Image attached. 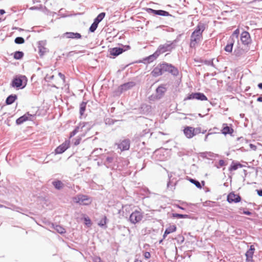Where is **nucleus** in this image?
<instances>
[{
	"instance_id": "f257e3e1",
	"label": "nucleus",
	"mask_w": 262,
	"mask_h": 262,
	"mask_svg": "<svg viewBox=\"0 0 262 262\" xmlns=\"http://www.w3.org/2000/svg\"><path fill=\"white\" fill-rule=\"evenodd\" d=\"M28 82V79L25 75H17L13 77L10 86L16 90H22L24 89Z\"/></svg>"
},
{
	"instance_id": "f03ea898",
	"label": "nucleus",
	"mask_w": 262,
	"mask_h": 262,
	"mask_svg": "<svg viewBox=\"0 0 262 262\" xmlns=\"http://www.w3.org/2000/svg\"><path fill=\"white\" fill-rule=\"evenodd\" d=\"M206 29L205 25L202 23H199L194 30L191 34L190 38L193 39L194 41L200 42L203 39V32Z\"/></svg>"
},
{
	"instance_id": "7ed1b4c3",
	"label": "nucleus",
	"mask_w": 262,
	"mask_h": 262,
	"mask_svg": "<svg viewBox=\"0 0 262 262\" xmlns=\"http://www.w3.org/2000/svg\"><path fill=\"white\" fill-rule=\"evenodd\" d=\"M160 67L162 68L163 74L164 72H168L173 76H177L179 75L178 68L171 63L163 62L160 63Z\"/></svg>"
},
{
	"instance_id": "20e7f679",
	"label": "nucleus",
	"mask_w": 262,
	"mask_h": 262,
	"mask_svg": "<svg viewBox=\"0 0 262 262\" xmlns=\"http://www.w3.org/2000/svg\"><path fill=\"white\" fill-rule=\"evenodd\" d=\"M130 49V46L129 45H123L121 44L119 47L109 49L108 52L114 58Z\"/></svg>"
},
{
	"instance_id": "39448f33",
	"label": "nucleus",
	"mask_w": 262,
	"mask_h": 262,
	"mask_svg": "<svg viewBox=\"0 0 262 262\" xmlns=\"http://www.w3.org/2000/svg\"><path fill=\"white\" fill-rule=\"evenodd\" d=\"M143 217V212L140 210H135L129 215L128 221L133 224L139 223Z\"/></svg>"
},
{
	"instance_id": "423d86ee",
	"label": "nucleus",
	"mask_w": 262,
	"mask_h": 262,
	"mask_svg": "<svg viewBox=\"0 0 262 262\" xmlns=\"http://www.w3.org/2000/svg\"><path fill=\"white\" fill-rule=\"evenodd\" d=\"M74 201L80 205H89L92 202V199L86 195L78 194L74 198Z\"/></svg>"
},
{
	"instance_id": "0eeeda50",
	"label": "nucleus",
	"mask_w": 262,
	"mask_h": 262,
	"mask_svg": "<svg viewBox=\"0 0 262 262\" xmlns=\"http://www.w3.org/2000/svg\"><path fill=\"white\" fill-rule=\"evenodd\" d=\"M173 49L174 48L171 43V41L168 40L165 43L159 45L156 51L160 55L166 52H171Z\"/></svg>"
},
{
	"instance_id": "6e6552de",
	"label": "nucleus",
	"mask_w": 262,
	"mask_h": 262,
	"mask_svg": "<svg viewBox=\"0 0 262 262\" xmlns=\"http://www.w3.org/2000/svg\"><path fill=\"white\" fill-rule=\"evenodd\" d=\"M196 99L201 101L207 100V97L204 93L201 92H194L189 94L187 96L184 98V101L187 100Z\"/></svg>"
},
{
	"instance_id": "1a4fd4ad",
	"label": "nucleus",
	"mask_w": 262,
	"mask_h": 262,
	"mask_svg": "<svg viewBox=\"0 0 262 262\" xmlns=\"http://www.w3.org/2000/svg\"><path fill=\"white\" fill-rule=\"evenodd\" d=\"M146 11L149 14H152L154 15L162 16H173L168 11L163 10H155L150 8H146Z\"/></svg>"
},
{
	"instance_id": "9d476101",
	"label": "nucleus",
	"mask_w": 262,
	"mask_h": 262,
	"mask_svg": "<svg viewBox=\"0 0 262 262\" xmlns=\"http://www.w3.org/2000/svg\"><path fill=\"white\" fill-rule=\"evenodd\" d=\"M35 116V115H32L30 114L29 112H27L16 120V124L17 125H20L27 121H31Z\"/></svg>"
},
{
	"instance_id": "9b49d317",
	"label": "nucleus",
	"mask_w": 262,
	"mask_h": 262,
	"mask_svg": "<svg viewBox=\"0 0 262 262\" xmlns=\"http://www.w3.org/2000/svg\"><path fill=\"white\" fill-rule=\"evenodd\" d=\"M160 55L158 53V52L156 51L152 54L146 57L142 60H140L138 61H137V63H143L144 64H149L154 60H155Z\"/></svg>"
},
{
	"instance_id": "f8f14e48",
	"label": "nucleus",
	"mask_w": 262,
	"mask_h": 262,
	"mask_svg": "<svg viewBox=\"0 0 262 262\" xmlns=\"http://www.w3.org/2000/svg\"><path fill=\"white\" fill-rule=\"evenodd\" d=\"M242 198L238 194H235L234 192H230L227 197V201L229 203H237L241 202Z\"/></svg>"
},
{
	"instance_id": "ddd939ff",
	"label": "nucleus",
	"mask_w": 262,
	"mask_h": 262,
	"mask_svg": "<svg viewBox=\"0 0 262 262\" xmlns=\"http://www.w3.org/2000/svg\"><path fill=\"white\" fill-rule=\"evenodd\" d=\"M166 91L167 88L165 85L164 84H161L156 90V94L154 96V98L156 99H161L163 97Z\"/></svg>"
},
{
	"instance_id": "4468645a",
	"label": "nucleus",
	"mask_w": 262,
	"mask_h": 262,
	"mask_svg": "<svg viewBox=\"0 0 262 262\" xmlns=\"http://www.w3.org/2000/svg\"><path fill=\"white\" fill-rule=\"evenodd\" d=\"M241 40L244 45L248 46L251 43V38L250 33L247 31H243L241 35Z\"/></svg>"
},
{
	"instance_id": "2eb2a0df",
	"label": "nucleus",
	"mask_w": 262,
	"mask_h": 262,
	"mask_svg": "<svg viewBox=\"0 0 262 262\" xmlns=\"http://www.w3.org/2000/svg\"><path fill=\"white\" fill-rule=\"evenodd\" d=\"M70 147V141H65L55 149V153L56 154H61L63 153Z\"/></svg>"
},
{
	"instance_id": "dca6fc26",
	"label": "nucleus",
	"mask_w": 262,
	"mask_h": 262,
	"mask_svg": "<svg viewBox=\"0 0 262 262\" xmlns=\"http://www.w3.org/2000/svg\"><path fill=\"white\" fill-rule=\"evenodd\" d=\"M136 85V82L134 81H129L124 83L120 85L119 87V90L121 93L131 89Z\"/></svg>"
},
{
	"instance_id": "f3484780",
	"label": "nucleus",
	"mask_w": 262,
	"mask_h": 262,
	"mask_svg": "<svg viewBox=\"0 0 262 262\" xmlns=\"http://www.w3.org/2000/svg\"><path fill=\"white\" fill-rule=\"evenodd\" d=\"M130 144V140L128 139H125L122 140L119 144L118 148H120L122 151L127 150L129 149Z\"/></svg>"
},
{
	"instance_id": "a211bd4d",
	"label": "nucleus",
	"mask_w": 262,
	"mask_h": 262,
	"mask_svg": "<svg viewBox=\"0 0 262 262\" xmlns=\"http://www.w3.org/2000/svg\"><path fill=\"white\" fill-rule=\"evenodd\" d=\"M183 133L185 136L188 139H191L194 136V127L186 126L183 129Z\"/></svg>"
},
{
	"instance_id": "6ab92c4d",
	"label": "nucleus",
	"mask_w": 262,
	"mask_h": 262,
	"mask_svg": "<svg viewBox=\"0 0 262 262\" xmlns=\"http://www.w3.org/2000/svg\"><path fill=\"white\" fill-rule=\"evenodd\" d=\"M63 36L66 37L67 38L70 39H80L81 38L82 36L80 33L78 32H67L63 34Z\"/></svg>"
},
{
	"instance_id": "aec40b11",
	"label": "nucleus",
	"mask_w": 262,
	"mask_h": 262,
	"mask_svg": "<svg viewBox=\"0 0 262 262\" xmlns=\"http://www.w3.org/2000/svg\"><path fill=\"white\" fill-rule=\"evenodd\" d=\"M79 124L81 126V131H82L83 128H84L85 133L89 132L95 125V123L92 122H80Z\"/></svg>"
},
{
	"instance_id": "412c9836",
	"label": "nucleus",
	"mask_w": 262,
	"mask_h": 262,
	"mask_svg": "<svg viewBox=\"0 0 262 262\" xmlns=\"http://www.w3.org/2000/svg\"><path fill=\"white\" fill-rule=\"evenodd\" d=\"M230 126H229L227 123L223 124V127L221 130V132L223 134L226 135H231L233 133V129L231 127V124H230Z\"/></svg>"
},
{
	"instance_id": "4be33fe9",
	"label": "nucleus",
	"mask_w": 262,
	"mask_h": 262,
	"mask_svg": "<svg viewBox=\"0 0 262 262\" xmlns=\"http://www.w3.org/2000/svg\"><path fill=\"white\" fill-rule=\"evenodd\" d=\"M234 42V39H233L232 38H229L227 41L226 46L224 48L225 51L229 53L232 52Z\"/></svg>"
},
{
	"instance_id": "5701e85b",
	"label": "nucleus",
	"mask_w": 262,
	"mask_h": 262,
	"mask_svg": "<svg viewBox=\"0 0 262 262\" xmlns=\"http://www.w3.org/2000/svg\"><path fill=\"white\" fill-rule=\"evenodd\" d=\"M162 74V68L160 67V63L156 67L154 68L151 72V75L154 77H157Z\"/></svg>"
},
{
	"instance_id": "b1692460",
	"label": "nucleus",
	"mask_w": 262,
	"mask_h": 262,
	"mask_svg": "<svg viewBox=\"0 0 262 262\" xmlns=\"http://www.w3.org/2000/svg\"><path fill=\"white\" fill-rule=\"evenodd\" d=\"M55 189L59 190L64 187V184L59 180L56 179L52 182Z\"/></svg>"
},
{
	"instance_id": "393cba45",
	"label": "nucleus",
	"mask_w": 262,
	"mask_h": 262,
	"mask_svg": "<svg viewBox=\"0 0 262 262\" xmlns=\"http://www.w3.org/2000/svg\"><path fill=\"white\" fill-rule=\"evenodd\" d=\"M188 180L189 181V182L190 183L194 184L198 188H199V189H201L202 188V187L204 186L205 185V181H202V182H201L202 184H201L198 180H197L195 179L189 178Z\"/></svg>"
},
{
	"instance_id": "a878e982",
	"label": "nucleus",
	"mask_w": 262,
	"mask_h": 262,
	"mask_svg": "<svg viewBox=\"0 0 262 262\" xmlns=\"http://www.w3.org/2000/svg\"><path fill=\"white\" fill-rule=\"evenodd\" d=\"M17 99V96L16 94H11L6 98L5 103L7 105L12 104Z\"/></svg>"
},
{
	"instance_id": "bb28decb",
	"label": "nucleus",
	"mask_w": 262,
	"mask_h": 262,
	"mask_svg": "<svg viewBox=\"0 0 262 262\" xmlns=\"http://www.w3.org/2000/svg\"><path fill=\"white\" fill-rule=\"evenodd\" d=\"M171 217L177 219H191V216L190 215L177 213H172L171 214Z\"/></svg>"
},
{
	"instance_id": "cd10ccee",
	"label": "nucleus",
	"mask_w": 262,
	"mask_h": 262,
	"mask_svg": "<svg viewBox=\"0 0 262 262\" xmlns=\"http://www.w3.org/2000/svg\"><path fill=\"white\" fill-rule=\"evenodd\" d=\"M42 43V41H40L38 42V50H39V54L40 56H42L47 51V49L41 45V43Z\"/></svg>"
},
{
	"instance_id": "c85d7f7f",
	"label": "nucleus",
	"mask_w": 262,
	"mask_h": 262,
	"mask_svg": "<svg viewBox=\"0 0 262 262\" xmlns=\"http://www.w3.org/2000/svg\"><path fill=\"white\" fill-rule=\"evenodd\" d=\"M108 220L107 219L106 216L104 215L103 217L100 220V221L98 223V225L99 227L103 228L104 229L107 228V226L106 225Z\"/></svg>"
},
{
	"instance_id": "c756f323",
	"label": "nucleus",
	"mask_w": 262,
	"mask_h": 262,
	"mask_svg": "<svg viewBox=\"0 0 262 262\" xmlns=\"http://www.w3.org/2000/svg\"><path fill=\"white\" fill-rule=\"evenodd\" d=\"M106 13L105 12H101L99 13L94 19V21L99 24L103 19Z\"/></svg>"
},
{
	"instance_id": "7c9ffc66",
	"label": "nucleus",
	"mask_w": 262,
	"mask_h": 262,
	"mask_svg": "<svg viewBox=\"0 0 262 262\" xmlns=\"http://www.w3.org/2000/svg\"><path fill=\"white\" fill-rule=\"evenodd\" d=\"M24 56V53L23 51H17L13 53V58L16 60L21 59Z\"/></svg>"
},
{
	"instance_id": "2f4dec72",
	"label": "nucleus",
	"mask_w": 262,
	"mask_h": 262,
	"mask_svg": "<svg viewBox=\"0 0 262 262\" xmlns=\"http://www.w3.org/2000/svg\"><path fill=\"white\" fill-rule=\"evenodd\" d=\"M53 226L54 227V229L59 233L62 234L66 233V229L62 227L61 226L59 225H56L54 226V225L53 224Z\"/></svg>"
},
{
	"instance_id": "473e14b6",
	"label": "nucleus",
	"mask_w": 262,
	"mask_h": 262,
	"mask_svg": "<svg viewBox=\"0 0 262 262\" xmlns=\"http://www.w3.org/2000/svg\"><path fill=\"white\" fill-rule=\"evenodd\" d=\"M255 251V247L254 245H251L250 246L249 249L247 251V252L245 253V256H249V257H253L254 253Z\"/></svg>"
},
{
	"instance_id": "72a5a7b5",
	"label": "nucleus",
	"mask_w": 262,
	"mask_h": 262,
	"mask_svg": "<svg viewBox=\"0 0 262 262\" xmlns=\"http://www.w3.org/2000/svg\"><path fill=\"white\" fill-rule=\"evenodd\" d=\"M87 102L82 101L80 104V109H79V113L80 116H82L86 110V106Z\"/></svg>"
},
{
	"instance_id": "f704fd0d",
	"label": "nucleus",
	"mask_w": 262,
	"mask_h": 262,
	"mask_svg": "<svg viewBox=\"0 0 262 262\" xmlns=\"http://www.w3.org/2000/svg\"><path fill=\"white\" fill-rule=\"evenodd\" d=\"M177 230V226L175 225H169L167 228H166L165 231L166 233L170 234L174 232Z\"/></svg>"
},
{
	"instance_id": "c9c22d12",
	"label": "nucleus",
	"mask_w": 262,
	"mask_h": 262,
	"mask_svg": "<svg viewBox=\"0 0 262 262\" xmlns=\"http://www.w3.org/2000/svg\"><path fill=\"white\" fill-rule=\"evenodd\" d=\"M81 125L79 124L78 126H76L74 129L70 134L69 138H71L74 137L80 130H81Z\"/></svg>"
},
{
	"instance_id": "e433bc0d",
	"label": "nucleus",
	"mask_w": 262,
	"mask_h": 262,
	"mask_svg": "<svg viewBox=\"0 0 262 262\" xmlns=\"http://www.w3.org/2000/svg\"><path fill=\"white\" fill-rule=\"evenodd\" d=\"M85 136V134H82L81 135V136H78L76 138H74L73 139V144L75 146H77L79 145L81 142V137H84Z\"/></svg>"
},
{
	"instance_id": "4c0bfd02",
	"label": "nucleus",
	"mask_w": 262,
	"mask_h": 262,
	"mask_svg": "<svg viewBox=\"0 0 262 262\" xmlns=\"http://www.w3.org/2000/svg\"><path fill=\"white\" fill-rule=\"evenodd\" d=\"M98 24L93 21L89 29V31L91 33L94 32L97 29Z\"/></svg>"
},
{
	"instance_id": "58836bf2",
	"label": "nucleus",
	"mask_w": 262,
	"mask_h": 262,
	"mask_svg": "<svg viewBox=\"0 0 262 262\" xmlns=\"http://www.w3.org/2000/svg\"><path fill=\"white\" fill-rule=\"evenodd\" d=\"M182 34H179L175 39H174L172 41H171V43L172 44V45H173V47H174V49L176 48L177 43L180 41V38L182 36Z\"/></svg>"
},
{
	"instance_id": "ea45409f",
	"label": "nucleus",
	"mask_w": 262,
	"mask_h": 262,
	"mask_svg": "<svg viewBox=\"0 0 262 262\" xmlns=\"http://www.w3.org/2000/svg\"><path fill=\"white\" fill-rule=\"evenodd\" d=\"M116 121L117 120L110 118H106L104 120L105 124L108 125H113Z\"/></svg>"
},
{
	"instance_id": "a19ab883",
	"label": "nucleus",
	"mask_w": 262,
	"mask_h": 262,
	"mask_svg": "<svg viewBox=\"0 0 262 262\" xmlns=\"http://www.w3.org/2000/svg\"><path fill=\"white\" fill-rule=\"evenodd\" d=\"M239 34V30L238 29H236L234 31L232 35L230 36L229 38H232L233 39L235 40V39H238V35Z\"/></svg>"
},
{
	"instance_id": "79ce46f5",
	"label": "nucleus",
	"mask_w": 262,
	"mask_h": 262,
	"mask_svg": "<svg viewBox=\"0 0 262 262\" xmlns=\"http://www.w3.org/2000/svg\"><path fill=\"white\" fill-rule=\"evenodd\" d=\"M238 169L237 165L236 162H234V161H232L231 163V164L230 165V167H229V170L231 171L233 170H236Z\"/></svg>"
},
{
	"instance_id": "37998d69",
	"label": "nucleus",
	"mask_w": 262,
	"mask_h": 262,
	"mask_svg": "<svg viewBox=\"0 0 262 262\" xmlns=\"http://www.w3.org/2000/svg\"><path fill=\"white\" fill-rule=\"evenodd\" d=\"M14 42L18 45L23 44L25 42V39L22 37H17L14 39Z\"/></svg>"
},
{
	"instance_id": "c03bdc74",
	"label": "nucleus",
	"mask_w": 262,
	"mask_h": 262,
	"mask_svg": "<svg viewBox=\"0 0 262 262\" xmlns=\"http://www.w3.org/2000/svg\"><path fill=\"white\" fill-rule=\"evenodd\" d=\"M150 108L151 106L146 104H143L141 106V109L142 110V111H145L146 112H149Z\"/></svg>"
},
{
	"instance_id": "a18cd8bd",
	"label": "nucleus",
	"mask_w": 262,
	"mask_h": 262,
	"mask_svg": "<svg viewBox=\"0 0 262 262\" xmlns=\"http://www.w3.org/2000/svg\"><path fill=\"white\" fill-rule=\"evenodd\" d=\"M114 161V157L111 156H107L106 158L105 161L104 162V165L110 164L113 163Z\"/></svg>"
},
{
	"instance_id": "49530a36",
	"label": "nucleus",
	"mask_w": 262,
	"mask_h": 262,
	"mask_svg": "<svg viewBox=\"0 0 262 262\" xmlns=\"http://www.w3.org/2000/svg\"><path fill=\"white\" fill-rule=\"evenodd\" d=\"M214 59H212L211 60H205L204 61L203 63L207 66H210L212 67H215V65L213 63V60Z\"/></svg>"
},
{
	"instance_id": "de8ad7c7",
	"label": "nucleus",
	"mask_w": 262,
	"mask_h": 262,
	"mask_svg": "<svg viewBox=\"0 0 262 262\" xmlns=\"http://www.w3.org/2000/svg\"><path fill=\"white\" fill-rule=\"evenodd\" d=\"M176 183H175L174 185H171V182L169 180V181L167 182V187L170 190H173L175 189V185Z\"/></svg>"
},
{
	"instance_id": "09e8293b",
	"label": "nucleus",
	"mask_w": 262,
	"mask_h": 262,
	"mask_svg": "<svg viewBox=\"0 0 262 262\" xmlns=\"http://www.w3.org/2000/svg\"><path fill=\"white\" fill-rule=\"evenodd\" d=\"M84 224L88 227H90L92 225V222L90 219L89 217L84 218Z\"/></svg>"
},
{
	"instance_id": "8fccbe9b",
	"label": "nucleus",
	"mask_w": 262,
	"mask_h": 262,
	"mask_svg": "<svg viewBox=\"0 0 262 262\" xmlns=\"http://www.w3.org/2000/svg\"><path fill=\"white\" fill-rule=\"evenodd\" d=\"M182 204L183 205H184L189 206L190 207V209H191V211H193V206H196L195 204H191V203H188L187 202H182Z\"/></svg>"
},
{
	"instance_id": "3c124183",
	"label": "nucleus",
	"mask_w": 262,
	"mask_h": 262,
	"mask_svg": "<svg viewBox=\"0 0 262 262\" xmlns=\"http://www.w3.org/2000/svg\"><path fill=\"white\" fill-rule=\"evenodd\" d=\"M198 41H194L193 39L190 38V47L191 48H195L196 44L199 43Z\"/></svg>"
},
{
	"instance_id": "603ef678",
	"label": "nucleus",
	"mask_w": 262,
	"mask_h": 262,
	"mask_svg": "<svg viewBox=\"0 0 262 262\" xmlns=\"http://www.w3.org/2000/svg\"><path fill=\"white\" fill-rule=\"evenodd\" d=\"M207 157L208 158V157L216 158V157H218L219 156V155L214 154L210 151H209V152L207 151Z\"/></svg>"
},
{
	"instance_id": "864d4df0",
	"label": "nucleus",
	"mask_w": 262,
	"mask_h": 262,
	"mask_svg": "<svg viewBox=\"0 0 262 262\" xmlns=\"http://www.w3.org/2000/svg\"><path fill=\"white\" fill-rule=\"evenodd\" d=\"M54 77V75L50 76L48 74H47L46 77H45V80L47 82H50L51 80L53 79Z\"/></svg>"
},
{
	"instance_id": "5fc2aeb1",
	"label": "nucleus",
	"mask_w": 262,
	"mask_h": 262,
	"mask_svg": "<svg viewBox=\"0 0 262 262\" xmlns=\"http://www.w3.org/2000/svg\"><path fill=\"white\" fill-rule=\"evenodd\" d=\"M201 133V127H197L194 128V136L196 135H198L199 134Z\"/></svg>"
},
{
	"instance_id": "6e6d98bb",
	"label": "nucleus",
	"mask_w": 262,
	"mask_h": 262,
	"mask_svg": "<svg viewBox=\"0 0 262 262\" xmlns=\"http://www.w3.org/2000/svg\"><path fill=\"white\" fill-rule=\"evenodd\" d=\"M225 165V162L223 160H220L219 161V165H215L217 168H220Z\"/></svg>"
},
{
	"instance_id": "4d7b16f0",
	"label": "nucleus",
	"mask_w": 262,
	"mask_h": 262,
	"mask_svg": "<svg viewBox=\"0 0 262 262\" xmlns=\"http://www.w3.org/2000/svg\"><path fill=\"white\" fill-rule=\"evenodd\" d=\"M93 262H103L100 256H95L93 259Z\"/></svg>"
},
{
	"instance_id": "13d9d810",
	"label": "nucleus",
	"mask_w": 262,
	"mask_h": 262,
	"mask_svg": "<svg viewBox=\"0 0 262 262\" xmlns=\"http://www.w3.org/2000/svg\"><path fill=\"white\" fill-rule=\"evenodd\" d=\"M143 255H144V258H145V259H149V258L150 257V256H151L150 253V252H147V251H146V252H145L144 253V254H143Z\"/></svg>"
},
{
	"instance_id": "bf43d9fd",
	"label": "nucleus",
	"mask_w": 262,
	"mask_h": 262,
	"mask_svg": "<svg viewBox=\"0 0 262 262\" xmlns=\"http://www.w3.org/2000/svg\"><path fill=\"white\" fill-rule=\"evenodd\" d=\"M234 53L236 56H239L242 54L241 51L238 49H235Z\"/></svg>"
},
{
	"instance_id": "052dcab7",
	"label": "nucleus",
	"mask_w": 262,
	"mask_h": 262,
	"mask_svg": "<svg viewBox=\"0 0 262 262\" xmlns=\"http://www.w3.org/2000/svg\"><path fill=\"white\" fill-rule=\"evenodd\" d=\"M58 75L60 77V78L63 80V81L65 82L66 77L64 75L61 73V72H59Z\"/></svg>"
},
{
	"instance_id": "680f3d73",
	"label": "nucleus",
	"mask_w": 262,
	"mask_h": 262,
	"mask_svg": "<svg viewBox=\"0 0 262 262\" xmlns=\"http://www.w3.org/2000/svg\"><path fill=\"white\" fill-rule=\"evenodd\" d=\"M200 156L203 158H207L208 159L207 157V151L206 152H203L200 153Z\"/></svg>"
},
{
	"instance_id": "e2e57ef3",
	"label": "nucleus",
	"mask_w": 262,
	"mask_h": 262,
	"mask_svg": "<svg viewBox=\"0 0 262 262\" xmlns=\"http://www.w3.org/2000/svg\"><path fill=\"white\" fill-rule=\"evenodd\" d=\"M242 209L244 210V208H243V209H241V210H242ZM243 213L244 214L247 215H251L252 214V212H250V211H249V210H243Z\"/></svg>"
},
{
	"instance_id": "0e129e2a",
	"label": "nucleus",
	"mask_w": 262,
	"mask_h": 262,
	"mask_svg": "<svg viewBox=\"0 0 262 262\" xmlns=\"http://www.w3.org/2000/svg\"><path fill=\"white\" fill-rule=\"evenodd\" d=\"M246 262H253V257H249V256H246Z\"/></svg>"
},
{
	"instance_id": "69168bd1",
	"label": "nucleus",
	"mask_w": 262,
	"mask_h": 262,
	"mask_svg": "<svg viewBox=\"0 0 262 262\" xmlns=\"http://www.w3.org/2000/svg\"><path fill=\"white\" fill-rule=\"evenodd\" d=\"M256 191L258 196L262 197V189H256Z\"/></svg>"
},
{
	"instance_id": "338daca9",
	"label": "nucleus",
	"mask_w": 262,
	"mask_h": 262,
	"mask_svg": "<svg viewBox=\"0 0 262 262\" xmlns=\"http://www.w3.org/2000/svg\"><path fill=\"white\" fill-rule=\"evenodd\" d=\"M249 146H250V148L253 150H255L257 148L256 146H255V145H254L253 144H250Z\"/></svg>"
},
{
	"instance_id": "774afa93",
	"label": "nucleus",
	"mask_w": 262,
	"mask_h": 262,
	"mask_svg": "<svg viewBox=\"0 0 262 262\" xmlns=\"http://www.w3.org/2000/svg\"><path fill=\"white\" fill-rule=\"evenodd\" d=\"M211 135H212V133H207L206 135H205V138H204V141L205 142H207V140H208V138L209 137V136Z\"/></svg>"
}]
</instances>
